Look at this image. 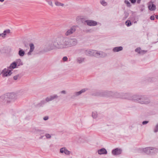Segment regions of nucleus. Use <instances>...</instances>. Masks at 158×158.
Returning <instances> with one entry per match:
<instances>
[{
	"instance_id": "1",
	"label": "nucleus",
	"mask_w": 158,
	"mask_h": 158,
	"mask_svg": "<svg viewBox=\"0 0 158 158\" xmlns=\"http://www.w3.org/2000/svg\"><path fill=\"white\" fill-rule=\"evenodd\" d=\"M77 43V40L76 38L61 36L56 38L52 42L48 45L47 51L65 49L74 46Z\"/></svg>"
},
{
	"instance_id": "2",
	"label": "nucleus",
	"mask_w": 158,
	"mask_h": 158,
	"mask_svg": "<svg viewBox=\"0 0 158 158\" xmlns=\"http://www.w3.org/2000/svg\"><path fill=\"white\" fill-rule=\"evenodd\" d=\"M129 94H126L125 96H127ZM123 98L127 99L134 101V102L141 104H149L150 101L147 97L144 96L134 95L132 97H126L125 96H122L121 97Z\"/></svg>"
},
{
	"instance_id": "3",
	"label": "nucleus",
	"mask_w": 158,
	"mask_h": 158,
	"mask_svg": "<svg viewBox=\"0 0 158 158\" xmlns=\"http://www.w3.org/2000/svg\"><path fill=\"white\" fill-rule=\"evenodd\" d=\"M112 93L109 91H98L94 94V95L96 96H101L105 97H110Z\"/></svg>"
},
{
	"instance_id": "4",
	"label": "nucleus",
	"mask_w": 158,
	"mask_h": 158,
	"mask_svg": "<svg viewBox=\"0 0 158 158\" xmlns=\"http://www.w3.org/2000/svg\"><path fill=\"white\" fill-rule=\"evenodd\" d=\"M88 89L84 88L82 89L81 90L78 92H75L73 93L71 95V98L72 99H73L75 98L76 97L78 96L81 95L82 93H84Z\"/></svg>"
},
{
	"instance_id": "5",
	"label": "nucleus",
	"mask_w": 158,
	"mask_h": 158,
	"mask_svg": "<svg viewBox=\"0 0 158 158\" xmlns=\"http://www.w3.org/2000/svg\"><path fill=\"white\" fill-rule=\"evenodd\" d=\"M76 30V26H73L67 30L65 33V35L66 36L70 35L73 33Z\"/></svg>"
},
{
	"instance_id": "6",
	"label": "nucleus",
	"mask_w": 158,
	"mask_h": 158,
	"mask_svg": "<svg viewBox=\"0 0 158 158\" xmlns=\"http://www.w3.org/2000/svg\"><path fill=\"white\" fill-rule=\"evenodd\" d=\"M10 69L5 68L2 72L1 74L4 77H6L8 76H10L12 74L11 70H10Z\"/></svg>"
},
{
	"instance_id": "7",
	"label": "nucleus",
	"mask_w": 158,
	"mask_h": 158,
	"mask_svg": "<svg viewBox=\"0 0 158 158\" xmlns=\"http://www.w3.org/2000/svg\"><path fill=\"white\" fill-rule=\"evenodd\" d=\"M87 25L89 26H95L98 24V22L96 21L91 20H87L85 21Z\"/></svg>"
},
{
	"instance_id": "8",
	"label": "nucleus",
	"mask_w": 158,
	"mask_h": 158,
	"mask_svg": "<svg viewBox=\"0 0 158 158\" xmlns=\"http://www.w3.org/2000/svg\"><path fill=\"white\" fill-rule=\"evenodd\" d=\"M122 152V150L121 149L117 148L113 150L111 153L113 155L117 156L121 154Z\"/></svg>"
},
{
	"instance_id": "9",
	"label": "nucleus",
	"mask_w": 158,
	"mask_h": 158,
	"mask_svg": "<svg viewBox=\"0 0 158 158\" xmlns=\"http://www.w3.org/2000/svg\"><path fill=\"white\" fill-rule=\"evenodd\" d=\"M85 55L88 56H94V52H95V50L91 49H87L85 51Z\"/></svg>"
},
{
	"instance_id": "10",
	"label": "nucleus",
	"mask_w": 158,
	"mask_h": 158,
	"mask_svg": "<svg viewBox=\"0 0 158 158\" xmlns=\"http://www.w3.org/2000/svg\"><path fill=\"white\" fill-rule=\"evenodd\" d=\"M148 8L149 10L154 11L156 9V6L155 5L152 4V2L151 1L149 2Z\"/></svg>"
},
{
	"instance_id": "11",
	"label": "nucleus",
	"mask_w": 158,
	"mask_h": 158,
	"mask_svg": "<svg viewBox=\"0 0 158 158\" xmlns=\"http://www.w3.org/2000/svg\"><path fill=\"white\" fill-rule=\"evenodd\" d=\"M60 153H64L66 155H68L70 154V152L65 147L61 148L60 150Z\"/></svg>"
},
{
	"instance_id": "12",
	"label": "nucleus",
	"mask_w": 158,
	"mask_h": 158,
	"mask_svg": "<svg viewBox=\"0 0 158 158\" xmlns=\"http://www.w3.org/2000/svg\"><path fill=\"white\" fill-rule=\"evenodd\" d=\"M151 147H147L143 148V151L145 153L148 154H151Z\"/></svg>"
},
{
	"instance_id": "13",
	"label": "nucleus",
	"mask_w": 158,
	"mask_h": 158,
	"mask_svg": "<svg viewBox=\"0 0 158 158\" xmlns=\"http://www.w3.org/2000/svg\"><path fill=\"white\" fill-rule=\"evenodd\" d=\"M85 58L83 57H78L76 59V61L77 63L81 64L85 61Z\"/></svg>"
},
{
	"instance_id": "14",
	"label": "nucleus",
	"mask_w": 158,
	"mask_h": 158,
	"mask_svg": "<svg viewBox=\"0 0 158 158\" xmlns=\"http://www.w3.org/2000/svg\"><path fill=\"white\" fill-rule=\"evenodd\" d=\"M98 153L100 155L106 154L107 153V152L105 148H103L98 151Z\"/></svg>"
},
{
	"instance_id": "15",
	"label": "nucleus",
	"mask_w": 158,
	"mask_h": 158,
	"mask_svg": "<svg viewBox=\"0 0 158 158\" xmlns=\"http://www.w3.org/2000/svg\"><path fill=\"white\" fill-rule=\"evenodd\" d=\"M123 48L122 46L117 47L114 48L113 49L114 52H118L123 50Z\"/></svg>"
},
{
	"instance_id": "16",
	"label": "nucleus",
	"mask_w": 158,
	"mask_h": 158,
	"mask_svg": "<svg viewBox=\"0 0 158 158\" xmlns=\"http://www.w3.org/2000/svg\"><path fill=\"white\" fill-rule=\"evenodd\" d=\"M86 50L84 49H79L77 50V52L78 54L81 55L83 53H85V51Z\"/></svg>"
},
{
	"instance_id": "17",
	"label": "nucleus",
	"mask_w": 158,
	"mask_h": 158,
	"mask_svg": "<svg viewBox=\"0 0 158 158\" xmlns=\"http://www.w3.org/2000/svg\"><path fill=\"white\" fill-rule=\"evenodd\" d=\"M16 66V64L15 62H14L10 64V65L8 67V69H13L15 68Z\"/></svg>"
},
{
	"instance_id": "18",
	"label": "nucleus",
	"mask_w": 158,
	"mask_h": 158,
	"mask_svg": "<svg viewBox=\"0 0 158 158\" xmlns=\"http://www.w3.org/2000/svg\"><path fill=\"white\" fill-rule=\"evenodd\" d=\"M53 1L54 2L55 5L57 6H64V4L59 2L58 1H57L56 0H53Z\"/></svg>"
},
{
	"instance_id": "19",
	"label": "nucleus",
	"mask_w": 158,
	"mask_h": 158,
	"mask_svg": "<svg viewBox=\"0 0 158 158\" xmlns=\"http://www.w3.org/2000/svg\"><path fill=\"white\" fill-rule=\"evenodd\" d=\"M18 54L20 56H23L25 54V52L22 49L20 48H19Z\"/></svg>"
},
{
	"instance_id": "20",
	"label": "nucleus",
	"mask_w": 158,
	"mask_h": 158,
	"mask_svg": "<svg viewBox=\"0 0 158 158\" xmlns=\"http://www.w3.org/2000/svg\"><path fill=\"white\" fill-rule=\"evenodd\" d=\"M15 62L16 64V65H17L18 66L23 64V63L20 59L17 60Z\"/></svg>"
},
{
	"instance_id": "21",
	"label": "nucleus",
	"mask_w": 158,
	"mask_h": 158,
	"mask_svg": "<svg viewBox=\"0 0 158 158\" xmlns=\"http://www.w3.org/2000/svg\"><path fill=\"white\" fill-rule=\"evenodd\" d=\"M151 154L153 153H156L158 152V149L156 148H153L152 147H151Z\"/></svg>"
},
{
	"instance_id": "22",
	"label": "nucleus",
	"mask_w": 158,
	"mask_h": 158,
	"mask_svg": "<svg viewBox=\"0 0 158 158\" xmlns=\"http://www.w3.org/2000/svg\"><path fill=\"white\" fill-rule=\"evenodd\" d=\"M94 56L97 58H100V52L95 50V52H94Z\"/></svg>"
},
{
	"instance_id": "23",
	"label": "nucleus",
	"mask_w": 158,
	"mask_h": 158,
	"mask_svg": "<svg viewBox=\"0 0 158 158\" xmlns=\"http://www.w3.org/2000/svg\"><path fill=\"white\" fill-rule=\"evenodd\" d=\"M45 1L48 2L49 5L52 7L53 6V5L52 3V2H54L53 1V0H45Z\"/></svg>"
},
{
	"instance_id": "24",
	"label": "nucleus",
	"mask_w": 158,
	"mask_h": 158,
	"mask_svg": "<svg viewBox=\"0 0 158 158\" xmlns=\"http://www.w3.org/2000/svg\"><path fill=\"white\" fill-rule=\"evenodd\" d=\"M50 96L51 98L52 101L54 99H57L58 97V96L57 94H54L52 95H50Z\"/></svg>"
},
{
	"instance_id": "25",
	"label": "nucleus",
	"mask_w": 158,
	"mask_h": 158,
	"mask_svg": "<svg viewBox=\"0 0 158 158\" xmlns=\"http://www.w3.org/2000/svg\"><path fill=\"white\" fill-rule=\"evenodd\" d=\"M106 56V53L102 52H100V57H104Z\"/></svg>"
},
{
	"instance_id": "26",
	"label": "nucleus",
	"mask_w": 158,
	"mask_h": 158,
	"mask_svg": "<svg viewBox=\"0 0 158 158\" xmlns=\"http://www.w3.org/2000/svg\"><path fill=\"white\" fill-rule=\"evenodd\" d=\"M29 46H30V50L31 51H33L34 49V46L33 44L31 43L30 44Z\"/></svg>"
},
{
	"instance_id": "27",
	"label": "nucleus",
	"mask_w": 158,
	"mask_h": 158,
	"mask_svg": "<svg viewBox=\"0 0 158 158\" xmlns=\"http://www.w3.org/2000/svg\"><path fill=\"white\" fill-rule=\"evenodd\" d=\"M15 95L14 93H11L10 94L9 98L11 99H14L15 98Z\"/></svg>"
},
{
	"instance_id": "28",
	"label": "nucleus",
	"mask_w": 158,
	"mask_h": 158,
	"mask_svg": "<svg viewBox=\"0 0 158 158\" xmlns=\"http://www.w3.org/2000/svg\"><path fill=\"white\" fill-rule=\"evenodd\" d=\"M100 2V3L104 6H106L107 4V3L106 2L105 0L101 1Z\"/></svg>"
},
{
	"instance_id": "29",
	"label": "nucleus",
	"mask_w": 158,
	"mask_h": 158,
	"mask_svg": "<svg viewBox=\"0 0 158 158\" xmlns=\"http://www.w3.org/2000/svg\"><path fill=\"white\" fill-rule=\"evenodd\" d=\"M97 114L96 112H93L92 116L93 118H95L97 117Z\"/></svg>"
},
{
	"instance_id": "30",
	"label": "nucleus",
	"mask_w": 158,
	"mask_h": 158,
	"mask_svg": "<svg viewBox=\"0 0 158 158\" xmlns=\"http://www.w3.org/2000/svg\"><path fill=\"white\" fill-rule=\"evenodd\" d=\"M126 25L127 26L129 27L131 25L132 23L130 20H127L126 22Z\"/></svg>"
},
{
	"instance_id": "31",
	"label": "nucleus",
	"mask_w": 158,
	"mask_h": 158,
	"mask_svg": "<svg viewBox=\"0 0 158 158\" xmlns=\"http://www.w3.org/2000/svg\"><path fill=\"white\" fill-rule=\"evenodd\" d=\"M154 131L155 133L158 132V123L156 125L154 128Z\"/></svg>"
},
{
	"instance_id": "32",
	"label": "nucleus",
	"mask_w": 158,
	"mask_h": 158,
	"mask_svg": "<svg viewBox=\"0 0 158 158\" xmlns=\"http://www.w3.org/2000/svg\"><path fill=\"white\" fill-rule=\"evenodd\" d=\"M10 29H7L6 30H5L4 31L3 33L5 35H6L7 34L10 33Z\"/></svg>"
},
{
	"instance_id": "33",
	"label": "nucleus",
	"mask_w": 158,
	"mask_h": 158,
	"mask_svg": "<svg viewBox=\"0 0 158 158\" xmlns=\"http://www.w3.org/2000/svg\"><path fill=\"white\" fill-rule=\"evenodd\" d=\"M46 101L47 102H48L50 101H52L51 100L50 96L47 97L45 99Z\"/></svg>"
},
{
	"instance_id": "34",
	"label": "nucleus",
	"mask_w": 158,
	"mask_h": 158,
	"mask_svg": "<svg viewBox=\"0 0 158 158\" xmlns=\"http://www.w3.org/2000/svg\"><path fill=\"white\" fill-rule=\"evenodd\" d=\"M124 2L127 5V6L128 7H130L131 6V5L130 2L128 1L125 0L124 1Z\"/></svg>"
},
{
	"instance_id": "35",
	"label": "nucleus",
	"mask_w": 158,
	"mask_h": 158,
	"mask_svg": "<svg viewBox=\"0 0 158 158\" xmlns=\"http://www.w3.org/2000/svg\"><path fill=\"white\" fill-rule=\"evenodd\" d=\"M47 102L45 100H43L42 101L40 102L39 103V105L40 106H41L43 105H44Z\"/></svg>"
},
{
	"instance_id": "36",
	"label": "nucleus",
	"mask_w": 158,
	"mask_h": 158,
	"mask_svg": "<svg viewBox=\"0 0 158 158\" xmlns=\"http://www.w3.org/2000/svg\"><path fill=\"white\" fill-rule=\"evenodd\" d=\"M45 136L46 137L47 139H50L51 137L50 134L47 133L45 134Z\"/></svg>"
},
{
	"instance_id": "37",
	"label": "nucleus",
	"mask_w": 158,
	"mask_h": 158,
	"mask_svg": "<svg viewBox=\"0 0 158 158\" xmlns=\"http://www.w3.org/2000/svg\"><path fill=\"white\" fill-rule=\"evenodd\" d=\"M140 50L141 49L140 48H137L135 49V51L136 52H137L138 53H141V52H140Z\"/></svg>"
},
{
	"instance_id": "38",
	"label": "nucleus",
	"mask_w": 158,
	"mask_h": 158,
	"mask_svg": "<svg viewBox=\"0 0 158 158\" xmlns=\"http://www.w3.org/2000/svg\"><path fill=\"white\" fill-rule=\"evenodd\" d=\"M68 58L67 56H64L62 58V60L63 61H67Z\"/></svg>"
},
{
	"instance_id": "39",
	"label": "nucleus",
	"mask_w": 158,
	"mask_h": 158,
	"mask_svg": "<svg viewBox=\"0 0 158 158\" xmlns=\"http://www.w3.org/2000/svg\"><path fill=\"white\" fill-rule=\"evenodd\" d=\"M148 122H149L148 121H143L142 122V124L143 125H145V124H147L148 123Z\"/></svg>"
},
{
	"instance_id": "40",
	"label": "nucleus",
	"mask_w": 158,
	"mask_h": 158,
	"mask_svg": "<svg viewBox=\"0 0 158 158\" xmlns=\"http://www.w3.org/2000/svg\"><path fill=\"white\" fill-rule=\"evenodd\" d=\"M140 52H141V53H140L139 54H143L147 52V51H144V50H141V51H140Z\"/></svg>"
},
{
	"instance_id": "41",
	"label": "nucleus",
	"mask_w": 158,
	"mask_h": 158,
	"mask_svg": "<svg viewBox=\"0 0 158 158\" xmlns=\"http://www.w3.org/2000/svg\"><path fill=\"white\" fill-rule=\"evenodd\" d=\"M18 77H19V75L15 76L13 78L14 79V80H16L17 79Z\"/></svg>"
},
{
	"instance_id": "42",
	"label": "nucleus",
	"mask_w": 158,
	"mask_h": 158,
	"mask_svg": "<svg viewBox=\"0 0 158 158\" xmlns=\"http://www.w3.org/2000/svg\"><path fill=\"white\" fill-rule=\"evenodd\" d=\"M150 19L151 20H154V19H155V16H154V15H152L150 17Z\"/></svg>"
},
{
	"instance_id": "43",
	"label": "nucleus",
	"mask_w": 158,
	"mask_h": 158,
	"mask_svg": "<svg viewBox=\"0 0 158 158\" xmlns=\"http://www.w3.org/2000/svg\"><path fill=\"white\" fill-rule=\"evenodd\" d=\"M132 3L134 4L135 3L136 0H129Z\"/></svg>"
},
{
	"instance_id": "44",
	"label": "nucleus",
	"mask_w": 158,
	"mask_h": 158,
	"mask_svg": "<svg viewBox=\"0 0 158 158\" xmlns=\"http://www.w3.org/2000/svg\"><path fill=\"white\" fill-rule=\"evenodd\" d=\"M48 117L45 116L44 118L43 119L44 120H47L48 119Z\"/></svg>"
},
{
	"instance_id": "45",
	"label": "nucleus",
	"mask_w": 158,
	"mask_h": 158,
	"mask_svg": "<svg viewBox=\"0 0 158 158\" xmlns=\"http://www.w3.org/2000/svg\"><path fill=\"white\" fill-rule=\"evenodd\" d=\"M5 35L3 32L2 33L0 34V36H2V37H5Z\"/></svg>"
},
{
	"instance_id": "46",
	"label": "nucleus",
	"mask_w": 158,
	"mask_h": 158,
	"mask_svg": "<svg viewBox=\"0 0 158 158\" xmlns=\"http://www.w3.org/2000/svg\"><path fill=\"white\" fill-rule=\"evenodd\" d=\"M60 93H61L64 94H65L66 93V91L65 90H62L61 91Z\"/></svg>"
},
{
	"instance_id": "47",
	"label": "nucleus",
	"mask_w": 158,
	"mask_h": 158,
	"mask_svg": "<svg viewBox=\"0 0 158 158\" xmlns=\"http://www.w3.org/2000/svg\"><path fill=\"white\" fill-rule=\"evenodd\" d=\"M33 51H31V50H29V51L27 53V54L28 55H30L31 54V53Z\"/></svg>"
},
{
	"instance_id": "48",
	"label": "nucleus",
	"mask_w": 158,
	"mask_h": 158,
	"mask_svg": "<svg viewBox=\"0 0 158 158\" xmlns=\"http://www.w3.org/2000/svg\"><path fill=\"white\" fill-rule=\"evenodd\" d=\"M140 1H141L140 0H137V3L139 4L140 3Z\"/></svg>"
},
{
	"instance_id": "49",
	"label": "nucleus",
	"mask_w": 158,
	"mask_h": 158,
	"mask_svg": "<svg viewBox=\"0 0 158 158\" xmlns=\"http://www.w3.org/2000/svg\"><path fill=\"white\" fill-rule=\"evenodd\" d=\"M155 18L156 19H158V15H155Z\"/></svg>"
},
{
	"instance_id": "50",
	"label": "nucleus",
	"mask_w": 158,
	"mask_h": 158,
	"mask_svg": "<svg viewBox=\"0 0 158 158\" xmlns=\"http://www.w3.org/2000/svg\"><path fill=\"white\" fill-rule=\"evenodd\" d=\"M43 137H44V136H41L39 138V139H42L43 138Z\"/></svg>"
},
{
	"instance_id": "51",
	"label": "nucleus",
	"mask_w": 158,
	"mask_h": 158,
	"mask_svg": "<svg viewBox=\"0 0 158 158\" xmlns=\"http://www.w3.org/2000/svg\"><path fill=\"white\" fill-rule=\"evenodd\" d=\"M4 0H0V2H2L4 1Z\"/></svg>"
},
{
	"instance_id": "52",
	"label": "nucleus",
	"mask_w": 158,
	"mask_h": 158,
	"mask_svg": "<svg viewBox=\"0 0 158 158\" xmlns=\"http://www.w3.org/2000/svg\"><path fill=\"white\" fill-rule=\"evenodd\" d=\"M25 46L26 47H27V45L26 44H25Z\"/></svg>"
},
{
	"instance_id": "53",
	"label": "nucleus",
	"mask_w": 158,
	"mask_h": 158,
	"mask_svg": "<svg viewBox=\"0 0 158 158\" xmlns=\"http://www.w3.org/2000/svg\"><path fill=\"white\" fill-rule=\"evenodd\" d=\"M1 72H0V75H1Z\"/></svg>"
},
{
	"instance_id": "54",
	"label": "nucleus",
	"mask_w": 158,
	"mask_h": 158,
	"mask_svg": "<svg viewBox=\"0 0 158 158\" xmlns=\"http://www.w3.org/2000/svg\"><path fill=\"white\" fill-rule=\"evenodd\" d=\"M141 11H143V9L141 10Z\"/></svg>"
},
{
	"instance_id": "55",
	"label": "nucleus",
	"mask_w": 158,
	"mask_h": 158,
	"mask_svg": "<svg viewBox=\"0 0 158 158\" xmlns=\"http://www.w3.org/2000/svg\"><path fill=\"white\" fill-rule=\"evenodd\" d=\"M140 0L141 1V0Z\"/></svg>"
}]
</instances>
